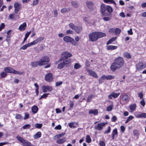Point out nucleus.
Segmentation results:
<instances>
[{
    "label": "nucleus",
    "mask_w": 146,
    "mask_h": 146,
    "mask_svg": "<svg viewBox=\"0 0 146 146\" xmlns=\"http://www.w3.org/2000/svg\"><path fill=\"white\" fill-rule=\"evenodd\" d=\"M124 61L123 58L119 57L116 58L112 64L110 69L112 71L114 72L117 69L121 68L124 64Z\"/></svg>",
    "instance_id": "nucleus-1"
},
{
    "label": "nucleus",
    "mask_w": 146,
    "mask_h": 146,
    "mask_svg": "<svg viewBox=\"0 0 146 146\" xmlns=\"http://www.w3.org/2000/svg\"><path fill=\"white\" fill-rule=\"evenodd\" d=\"M105 33L98 32H94L89 34V39L92 42L96 41L99 38L105 36Z\"/></svg>",
    "instance_id": "nucleus-2"
},
{
    "label": "nucleus",
    "mask_w": 146,
    "mask_h": 146,
    "mask_svg": "<svg viewBox=\"0 0 146 146\" xmlns=\"http://www.w3.org/2000/svg\"><path fill=\"white\" fill-rule=\"evenodd\" d=\"M72 56V54L68 52H64L62 53L61 54L60 59L57 61V62H61L62 60H66L68 59V58Z\"/></svg>",
    "instance_id": "nucleus-3"
},
{
    "label": "nucleus",
    "mask_w": 146,
    "mask_h": 146,
    "mask_svg": "<svg viewBox=\"0 0 146 146\" xmlns=\"http://www.w3.org/2000/svg\"><path fill=\"white\" fill-rule=\"evenodd\" d=\"M69 26L71 29L75 30L77 33H79L82 30V28L81 26H75L74 24L72 23L69 24Z\"/></svg>",
    "instance_id": "nucleus-4"
},
{
    "label": "nucleus",
    "mask_w": 146,
    "mask_h": 146,
    "mask_svg": "<svg viewBox=\"0 0 146 146\" xmlns=\"http://www.w3.org/2000/svg\"><path fill=\"white\" fill-rule=\"evenodd\" d=\"M4 70L7 72L13 73L15 74L21 75L23 73L21 72L17 71L12 68L7 67L4 68Z\"/></svg>",
    "instance_id": "nucleus-5"
},
{
    "label": "nucleus",
    "mask_w": 146,
    "mask_h": 146,
    "mask_svg": "<svg viewBox=\"0 0 146 146\" xmlns=\"http://www.w3.org/2000/svg\"><path fill=\"white\" fill-rule=\"evenodd\" d=\"M49 62V59L47 56H44L42 57L39 61V66H41L48 63Z\"/></svg>",
    "instance_id": "nucleus-6"
},
{
    "label": "nucleus",
    "mask_w": 146,
    "mask_h": 146,
    "mask_svg": "<svg viewBox=\"0 0 146 146\" xmlns=\"http://www.w3.org/2000/svg\"><path fill=\"white\" fill-rule=\"evenodd\" d=\"M63 40L66 42L71 43L73 45H76V43L74 40L70 36H66L63 38Z\"/></svg>",
    "instance_id": "nucleus-7"
},
{
    "label": "nucleus",
    "mask_w": 146,
    "mask_h": 146,
    "mask_svg": "<svg viewBox=\"0 0 146 146\" xmlns=\"http://www.w3.org/2000/svg\"><path fill=\"white\" fill-rule=\"evenodd\" d=\"M135 66L137 70L140 71L146 67V64H144L142 62H139L136 64Z\"/></svg>",
    "instance_id": "nucleus-8"
},
{
    "label": "nucleus",
    "mask_w": 146,
    "mask_h": 146,
    "mask_svg": "<svg viewBox=\"0 0 146 146\" xmlns=\"http://www.w3.org/2000/svg\"><path fill=\"white\" fill-rule=\"evenodd\" d=\"M63 61V62L59 64L58 66V68L61 69L65 65L67 66V65L68 64L71 62V60L70 59L67 60H62L61 61Z\"/></svg>",
    "instance_id": "nucleus-9"
},
{
    "label": "nucleus",
    "mask_w": 146,
    "mask_h": 146,
    "mask_svg": "<svg viewBox=\"0 0 146 146\" xmlns=\"http://www.w3.org/2000/svg\"><path fill=\"white\" fill-rule=\"evenodd\" d=\"M107 124L106 123H98L97 124V126H95V129H98L99 130H100L103 128V127L105 126Z\"/></svg>",
    "instance_id": "nucleus-10"
},
{
    "label": "nucleus",
    "mask_w": 146,
    "mask_h": 146,
    "mask_svg": "<svg viewBox=\"0 0 146 146\" xmlns=\"http://www.w3.org/2000/svg\"><path fill=\"white\" fill-rule=\"evenodd\" d=\"M86 7L90 9V10L93 9V3L91 1H88L86 2Z\"/></svg>",
    "instance_id": "nucleus-11"
},
{
    "label": "nucleus",
    "mask_w": 146,
    "mask_h": 146,
    "mask_svg": "<svg viewBox=\"0 0 146 146\" xmlns=\"http://www.w3.org/2000/svg\"><path fill=\"white\" fill-rule=\"evenodd\" d=\"M44 37H41L37 38L35 40L32 42L33 45H34L37 43L42 41L44 39Z\"/></svg>",
    "instance_id": "nucleus-12"
},
{
    "label": "nucleus",
    "mask_w": 146,
    "mask_h": 146,
    "mask_svg": "<svg viewBox=\"0 0 146 146\" xmlns=\"http://www.w3.org/2000/svg\"><path fill=\"white\" fill-rule=\"evenodd\" d=\"M45 79L47 81H52L53 79L52 74L49 73L46 74L45 76Z\"/></svg>",
    "instance_id": "nucleus-13"
},
{
    "label": "nucleus",
    "mask_w": 146,
    "mask_h": 146,
    "mask_svg": "<svg viewBox=\"0 0 146 146\" xmlns=\"http://www.w3.org/2000/svg\"><path fill=\"white\" fill-rule=\"evenodd\" d=\"M27 27V24L25 22L24 23L20 25L19 27V29L21 31L25 30Z\"/></svg>",
    "instance_id": "nucleus-14"
},
{
    "label": "nucleus",
    "mask_w": 146,
    "mask_h": 146,
    "mask_svg": "<svg viewBox=\"0 0 146 146\" xmlns=\"http://www.w3.org/2000/svg\"><path fill=\"white\" fill-rule=\"evenodd\" d=\"M66 141L65 138L64 137L62 139H58L56 141V142L58 144H62Z\"/></svg>",
    "instance_id": "nucleus-15"
},
{
    "label": "nucleus",
    "mask_w": 146,
    "mask_h": 146,
    "mask_svg": "<svg viewBox=\"0 0 146 146\" xmlns=\"http://www.w3.org/2000/svg\"><path fill=\"white\" fill-rule=\"evenodd\" d=\"M33 45L32 42L28 43L27 44H26L23 46H22L20 48V49H23V50H25L28 47H29L31 46V45Z\"/></svg>",
    "instance_id": "nucleus-16"
},
{
    "label": "nucleus",
    "mask_w": 146,
    "mask_h": 146,
    "mask_svg": "<svg viewBox=\"0 0 146 146\" xmlns=\"http://www.w3.org/2000/svg\"><path fill=\"white\" fill-rule=\"evenodd\" d=\"M98 113V111L97 109L91 110L89 111V114L92 113L95 115H97Z\"/></svg>",
    "instance_id": "nucleus-17"
},
{
    "label": "nucleus",
    "mask_w": 146,
    "mask_h": 146,
    "mask_svg": "<svg viewBox=\"0 0 146 146\" xmlns=\"http://www.w3.org/2000/svg\"><path fill=\"white\" fill-rule=\"evenodd\" d=\"M16 137L18 140L21 143H22V144L26 140L25 139L22 138L19 135L17 136Z\"/></svg>",
    "instance_id": "nucleus-18"
},
{
    "label": "nucleus",
    "mask_w": 146,
    "mask_h": 146,
    "mask_svg": "<svg viewBox=\"0 0 146 146\" xmlns=\"http://www.w3.org/2000/svg\"><path fill=\"white\" fill-rule=\"evenodd\" d=\"M101 12L102 14L104 13L105 12L106 10V7H105V5L104 4H102L101 5Z\"/></svg>",
    "instance_id": "nucleus-19"
},
{
    "label": "nucleus",
    "mask_w": 146,
    "mask_h": 146,
    "mask_svg": "<svg viewBox=\"0 0 146 146\" xmlns=\"http://www.w3.org/2000/svg\"><path fill=\"white\" fill-rule=\"evenodd\" d=\"M89 72L90 75L94 77L95 78H97L98 76L96 72H94L90 70L89 71Z\"/></svg>",
    "instance_id": "nucleus-20"
},
{
    "label": "nucleus",
    "mask_w": 146,
    "mask_h": 146,
    "mask_svg": "<svg viewBox=\"0 0 146 146\" xmlns=\"http://www.w3.org/2000/svg\"><path fill=\"white\" fill-rule=\"evenodd\" d=\"M38 108L36 106H33L31 108V110L34 113H36L38 111Z\"/></svg>",
    "instance_id": "nucleus-21"
},
{
    "label": "nucleus",
    "mask_w": 146,
    "mask_h": 146,
    "mask_svg": "<svg viewBox=\"0 0 146 146\" xmlns=\"http://www.w3.org/2000/svg\"><path fill=\"white\" fill-rule=\"evenodd\" d=\"M31 64L32 67L33 68L36 67L38 65H39V61L31 62Z\"/></svg>",
    "instance_id": "nucleus-22"
},
{
    "label": "nucleus",
    "mask_w": 146,
    "mask_h": 146,
    "mask_svg": "<svg viewBox=\"0 0 146 146\" xmlns=\"http://www.w3.org/2000/svg\"><path fill=\"white\" fill-rule=\"evenodd\" d=\"M70 11V9L68 8H63L61 10V12L62 13H64L66 12H68Z\"/></svg>",
    "instance_id": "nucleus-23"
},
{
    "label": "nucleus",
    "mask_w": 146,
    "mask_h": 146,
    "mask_svg": "<svg viewBox=\"0 0 146 146\" xmlns=\"http://www.w3.org/2000/svg\"><path fill=\"white\" fill-rule=\"evenodd\" d=\"M137 117V118H146V113H141L138 115Z\"/></svg>",
    "instance_id": "nucleus-24"
},
{
    "label": "nucleus",
    "mask_w": 146,
    "mask_h": 146,
    "mask_svg": "<svg viewBox=\"0 0 146 146\" xmlns=\"http://www.w3.org/2000/svg\"><path fill=\"white\" fill-rule=\"evenodd\" d=\"M117 48V46H114L110 45L107 46V49L108 50H112L115 49Z\"/></svg>",
    "instance_id": "nucleus-25"
},
{
    "label": "nucleus",
    "mask_w": 146,
    "mask_h": 146,
    "mask_svg": "<svg viewBox=\"0 0 146 146\" xmlns=\"http://www.w3.org/2000/svg\"><path fill=\"white\" fill-rule=\"evenodd\" d=\"M22 144L23 146H31V143L27 140Z\"/></svg>",
    "instance_id": "nucleus-26"
},
{
    "label": "nucleus",
    "mask_w": 146,
    "mask_h": 146,
    "mask_svg": "<svg viewBox=\"0 0 146 146\" xmlns=\"http://www.w3.org/2000/svg\"><path fill=\"white\" fill-rule=\"evenodd\" d=\"M111 93L112 97L114 98L117 97L120 94V93H116L113 92H111Z\"/></svg>",
    "instance_id": "nucleus-27"
},
{
    "label": "nucleus",
    "mask_w": 146,
    "mask_h": 146,
    "mask_svg": "<svg viewBox=\"0 0 146 146\" xmlns=\"http://www.w3.org/2000/svg\"><path fill=\"white\" fill-rule=\"evenodd\" d=\"M41 133L40 132H37L34 136V137L35 139H37L40 137Z\"/></svg>",
    "instance_id": "nucleus-28"
},
{
    "label": "nucleus",
    "mask_w": 146,
    "mask_h": 146,
    "mask_svg": "<svg viewBox=\"0 0 146 146\" xmlns=\"http://www.w3.org/2000/svg\"><path fill=\"white\" fill-rule=\"evenodd\" d=\"M106 9L107 11L110 13L112 12L113 9L110 6H108L106 7Z\"/></svg>",
    "instance_id": "nucleus-29"
},
{
    "label": "nucleus",
    "mask_w": 146,
    "mask_h": 146,
    "mask_svg": "<svg viewBox=\"0 0 146 146\" xmlns=\"http://www.w3.org/2000/svg\"><path fill=\"white\" fill-rule=\"evenodd\" d=\"M124 57L128 59L131 58V56L130 55L129 53L126 52L124 54Z\"/></svg>",
    "instance_id": "nucleus-30"
},
{
    "label": "nucleus",
    "mask_w": 146,
    "mask_h": 146,
    "mask_svg": "<svg viewBox=\"0 0 146 146\" xmlns=\"http://www.w3.org/2000/svg\"><path fill=\"white\" fill-rule=\"evenodd\" d=\"M128 96L127 95H124L122 99L123 100L128 101L129 100Z\"/></svg>",
    "instance_id": "nucleus-31"
},
{
    "label": "nucleus",
    "mask_w": 146,
    "mask_h": 146,
    "mask_svg": "<svg viewBox=\"0 0 146 146\" xmlns=\"http://www.w3.org/2000/svg\"><path fill=\"white\" fill-rule=\"evenodd\" d=\"M116 38L115 37H113L111 38L108 41V42L107 43V44L108 45L110 44L112 42L115 40Z\"/></svg>",
    "instance_id": "nucleus-32"
},
{
    "label": "nucleus",
    "mask_w": 146,
    "mask_h": 146,
    "mask_svg": "<svg viewBox=\"0 0 146 146\" xmlns=\"http://www.w3.org/2000/svg\"><path fill=\"white\" fill-rule=\"evenodd\" d=\"M86 141L88 143H90L91 141V139L90 136L89 135H87L86 137Z\"/></svg>",
    "instance_id": "nucleus-33"
},
{
    "label": "nucleus",
    "mask_w": 146,
    "mask_h": 146,
    "mask_svg": "<svg viewBox=\"0 0 146 146\" xmlns=\"http://www.w3.org/2000/svg\"><path fill=\"white\" fill-rule=\"evenodd\" d=\"M121 30L119 28H116L115 29V33L116 34H119L121 32Z\"/></svg>",
    "instance_id": "nucleus-34"
},
{
    "label": "nucleus",
    "mask_w": 146,
    "mask_h": 146,
    "mask_svg": "<svg viewBox=\"0 0 146 146\" xmlns=\"http://www.w3.org/2000/svg\"><path fill=\"white\" fill-rule=\"evenodd\" d=\"M136 107L135 104H131L129 108L131 110H133L135 109Z\"/></svg>",
    "instance_id": "nucleus-35"
},
{
    "label": "nucleus",
    "mask_w": 146,
    "mask_h": 146,
    "mask_svg": "<svg viewBox=\"0 0 146 146\" xmlns=\"http://www.w3.org/2000/svg\"><path fill=\"white\" fill-rule=\"evenodd\" d=\"M71 4L75 8H77L78 6L77 3L76 1L72 2Z\"/></svg>",
    "instance_id": "nucleus-36"
},
{
    "label": "nucleus",
    "mask_w": 146,
    "mask_h": 146,
    "mask_svg": "<svg viewBox=\"0 0 146 146\" xmlns=\"http://www.w3.org/2000/svg\"><path fill=\"white\" fill-rule=\"evenodd\" d=\"M93 95H89L87 98V102H90L91 101Z\"/></svg>",
    "instance_id": "nucleus-37"
},
{
    "label": "nucleus",
    "mask_w": 146,
    "mask_h": 146,
    "mask_svg": "<svg viewBox=\"0 0 146 146\" xmlns=\"http://www.w3.org/2000/svg\"><path fill=\"white\" fill-rule=\"evenodd\" d=\"M104 1L106 3H114V4L116 5V3L113 0H104Z\"/></svg>",
    "instance_id": "nucleus-38"
},
{
    "label": "nucleus",
    "mask_w": 146,
    "mask_h": 146,
    "mask_svg": "<svg viewBox=\"0 0 146 146\" xmlns=\"http://www.w3.org/2000/svg\"><path fill=\"white\" fill-rule=\"evenodd\" d=\"M7 72H3L1 73V76L3 78H4L6 77L7 75Z\"/></svg>",
    "instance_id": "nucleus-39"
},
{
    "label": "nucleus",
    "mask_w": 146,
    "mask_h": 146,
    "mask_svg": "<svg viewBox=\"0 0 146 146\" xmlns=\"http://www.w3.org/2000/svg\"><path fill=\"white\" fill-rule=\"evenodd\" d=\"M74 68L75 69H77L81 67V66L78 64L76 63L74 65Z\"/></svg>",
    "instance_id": "nucleus-40"
},
{
    "label": "nucleus",
    "mask_w": 146,
    "mask_h": 146,
    "mask_svg": "<svg viewBox=\"0 0 146 146\" xmlns=\"http://www.w3.org/2000/svg\"><path fill=\"white\" fill-rule=\"evenodd\" d=\"M114 76L111 75H107V80H111L113 79Z\"/></svg>",
    "instance_id": "nucleus-41"
},
{
    "label": "nucleus",
    "mask_w": 146,
    "mask_h": 146,
    "mask_svg": "<svg viewBox=\"0 0 146 146\" xmlns=\"http://www.w3.org/2000/svg\"><path fill=\"white\" fill-rule=\"evenodd\" d=\"M31 127V125L29 124H26L23 126V128L24 129H27Z\"/></svg>",
    "instance_id": "nucleus-42"
},
{
    "label": "nucleus",
    "mask_w": 146,
    "mask_h": 146,
    "mask_svg": "<svg viewBox=\"0 0 146 146\" xmlns=\"http://www.w3.org/2000/svg\"><path fill=\"white\" fill-rule=\"evenodd\" d=\"M111 130V129L110 127V126H108V130L104 132V134H106L109 133L110 132Z\"/></svg>",
    "instance_id": "nucleus-43"
},
{
    "label": "nucleus",
    "mask_w": 146,
    "mask_h": 146,
    "mask_svg": "<svg viewBox=\"0 0 146 146\" xmlns=\"http://www.w3.org/2000/svg\"><path fill=\"white\" fill-rule=\"evenodd\" d=\"M15 118L16 119H20L22 118V116L21 114H17L15 115Z\"/></svg>",
    "instance_id": "nucleus-44"
},
{
    "label": "nucleus",
    "mask_w": 146,
    "mask_h": 146,
    "mask_svg": "<svg viewBox=\"0 0 146 146\" xmlns=\"http://www.w3.org/2000/svg\"><path fill=\"white\" fill-rule=\"evenodd\" d=\"M42 126V124L37 123L35 125V127L37 128H40Z\"/></svg>",
    "instance_id": "nucleus-45"
},
{
    "label": "nucleus",
    "mask_w": 146,
    "mask_h": 146,
    "mask_svg": "<svg viewBox=\"0 0 146 146\" xmlns=\"http://www.w3.org/2000/svg\"><path fill=\"white\" fill-rule=\"evenodd\" d=\"M143 95L142 92L138 93V96L141 99L143 98Z\"/></svg>",
    "instance_id": "nucleus-46"
},
{
    "label": "nucleus",
    "mask_w": 146,
    "mask_h": 146,
    "mask_svg": "<svg viewBox=\"0 0 146 146\" xmlns=\"http://www.w3.org/2000/svg\"><path fill=\"white\" fill-rule=\"evenodd\" d=\"M38 3V0H34L33 3L31 4L33 5H35Z\"/></svg>",
    "instance_id": "nucleus-47"
},
{
    "label": "nucleus",
    "mask_w": 146,
    "mask_h": 146,
    "mask_svg": "<svg viewBox=\"0 0 146 146\" xmlns=\"http://www.w3.org/2000/svg\"><path fill=\"white\" fill-rule=\"evenodd\" d=\"M48 94H43L42 96H41L39 99V100H40L42 98H46L47 97L48 95Z\"/></svg>",
    "instance_id": "nucleus-48"
},
{
    "label": "nucleus",
    "mask_w": 146,
    "mask_h": 146,
    "mask_svg": "<svg viewBox=\"0 0 146 146\" xmlns=\"http://www.w3.org/2000/svg\"><path fill=\"white\" fill-rule=\"evenodd\" d=\"M113 107V106L112 105H110L107 108V110L108 111H111L112 109V108Z\"/></svg>",
    "instance_id": "nucleus-49"
},
{
    "label": "nucleus",
    "mask_w": 146,
    "mask_h": 146,
    "mask_svg": "<svg viewBox=\"0 0 146 146\" xmlns=\"http://www.w3.org/2000/svg\"><path fill=\"white\" fill-rule=\"evenodd\" d=\"M69 127L70 128L73 127L75 128L76 127V126L74 125L73 123H70L69 124Z\"/></svg>",
    "instance_id": "nucleus-50"
},
{
    "label": "nucleus",
    "mask_w": 146,
    "mask_h": 146,
    "mask_svg": "<svg viewBox=\"0 0 146 146\" xmlns=\"http://www.w3.org/2000/svg\"><path fill=\"white\" fill-rule=\"evenodd\" d=\"M60 138L58 134L52 137L53 139L55 140L60 139Z\"/></svg>",
    "instance_id": "nucleus-51"
},
{
    "label": "nucleus",
    "mask_w": 146,
    "mask_h": 146,
    "mask_svg": "<svg viewBox=\"0 0 146 146\" xmlns=\"http://www.w3.org/2000/svg\"><path fill=\"white\" fill-rule=\"evenodd\" d=\"M115 29L113 28H110L109 29V32L110 33H115Z\"/></svg>",
    "instance_id": "nucleus-52"
},
{
    "label": "nucleus",
    "mask_w": 146,
    "mask_h": 146,
    "mask_svg": "<svg viewBox=\"0 0 146 146\" xmlns=\"http://www.w3.org/2000/svg\"><path fill=\"white\" fill-rule=\"evenodd\" d=\"M42 89L43 91V92H47V89L46 88V87L45 86H42Z\"/></svg>",
    "instance_id": "nucleus-53"
},
{
    "label": "nucleus",
    "mask_w": 146,
    "mask_h": 146,
    "mask_svg": "<svg viewBox=\"0 0 146 146\" xmlns=\"http://www.w3.org/2000/svg\"><path fill=\"white\" fill-rule=\"evenodd\" d=\"M62 82L61 81L58 82H57L56 83V86H58L62 85Z\"/></svg>",
    "instance_id": "nucleus-54"
},
{
    "label": "nucleus",
    "mask_w": 146,
    "mask_h": 146,
    "mask_svg": "<svg viewBox=\"0 0 146 146\" xmlns=\"http://www.w3.org/2000/svg\"><path fill=\"white\" fill-rule=\"evenodd\" d=\"M133 133L134 135L136 136H137V137L138 136V132L136 130H135L133 131Z\"/></svg>",
    "instance_id": "nucleus-55"
},
{
    "label": "nucleus",
    "mask_w": 146,
    "mask_h": 146,
    "mask_svg": "<svg viewBox=\"0 0 146 146\" xmlns=\"http://www.w3.org/2000/svg\"><path fill=\"white\" fill-rule=\"evenodd\" d=\"M20 4L17 2H15L14 4V7L15 8H19L18 7L19 6Z\"/></svg>",
    "instance_id": "nucleus-56"
},
{
    "label": "nucleus",
    "mask_w": 146,
    "mask_h": 146,
    "mask_svg": "<svg viewBox=\"0 0 146 146\" xmlns=\"http://www.w3.org/2000/svg\"><path fill=\"white\" fill-rule=\"evenodd\" d=\"M5 27V25L4 23H1V25L0 26V31H1L2 29H4Z\"/></svg>",
    "instance_id": "nucleus-57"
},
{
    "label": "nucleus",
    "mask_w": 146,
    "mask_h": 146,
    "mask_svg": "<svg viewBox=\"0 0 146 146\" xmlns=\"http://www.w3.org/2000/svg\"><path fill=\"white\" fill-rule=\"evenodd\" d=\"M29 116V115L28 114V113H25V116L24 117V119H26L28 118Z\"/></svg>",
    "instance_id": "nucleus-58"
},
{
    "label": "nucleus",
    "mask_w": 146,
    "mask_h": 146,
    "mask_svg": "<svg viewBox=\"0 0 146 146\" xmlns=\"http://www.w3.org/2000/svg\"><path fill=\"white\" fill-rule=\"evenodd\" d=\"M54 17H57L58 16V13L57 12V10H55L54 11Z\"/></svg>",
    "instance_id": "nucleus-59"
},
{
    "label": "nucleus",
    "mask_w": 146,
    "mask_h": 146,
    "mask_svg": "<svg viewBox=\"0 0 146 146\" xmlns=\"http://www.w3.org/2000/svg\"><path fill=\"white\" fill-rule=\"evenodd\" d=\"M117 129L116 128L114 129L113 130V133L112 134L114 135H117Z\"/></svg>",
    "instance_id": "nucleus-60"
},
{
    "label": "nucleus",
    "mask_w": 146,
    "mask_h": 146,
    "mask_svg": "<svg viewBox=\"0 0 146 146\" xmlns=\"http://www.w3.org/2000/svg\"><path fill=\"white\" fill-rule=\"evenodd\" d=\"M46 87L47 90L48 91H50L52 90V87L49 86H47Z\"/></svg>",
    "instance_id": "nucleus-61"
},
{
    "label": "nucleus",
    "mask_w": 146,
    "mask_h": 146,
    "mask_svg": "<svg viewBox=\"0 0 146 146\" xmlns=\"http://www.w3.org/2000/svg\"><path fill=\"white\" fill-rule=\"evenodd\" d=\"M85 65L87 67H89L90 66V64L89 63V62L88 60H86L85 62Z\"/></svg>",
    "instance_id": "nucleus-62"
},
{
    "label": "nucleus",
    "mask_w": 146,
    "mask_h": 146,
    "mask_svg": "<svg viewBox=\"0 0 146 146\" xmlns=\"http://www.w3.org/2000/svg\"><path fill=\"white\" fill-rule=\"evenodd\" d=\"M55 129L60 130L61 129V126L60 125H59L58 126H56L55 128Z\"/></svg>",
    "instance_id": "nucleus-63"
},
{
    "label": "nucleus",
    "mask_w": 146,
    "mask_h": 146,
    "mask_svg": "<svg viewBox=\"0 0 146 146\" xmlns=\"http://www.w3.org/2000/svg\"><path fill=\"white\" fill-rule=\"evenodd\" d=\"M99 144L101 146H105V145L104 142L102 141H100Z\"/></svg>",
    "instance_id": "nucleus-64"
}]
</instances>
